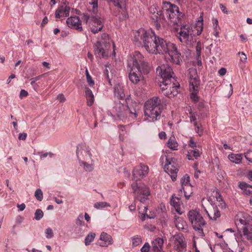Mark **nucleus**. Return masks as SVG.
I'll use <instances>...</instances> for the list:
<instances>
[{"label": "nucleus", "mask_w": 252, "mask_h": 252, "mask_svg": "<svg viewBox=\"0 0 252 252\" xmlns=\"http://www.w3.org/2000/svg\"><path fill=\"white\" fill-rule=\"evenodd\" d=\"M147 44L146 50L149 53L155 54H167L169 56V60L176 64H179L182 62L181 54L175 44L168 42L154 34L152 37V41Z\"/></svg>", "instance_id": "nucleus-1"}, {"label": "nucleus", "mask_w": 252, "mask_h": 252, "mask_svg": "<svg viewBox=\"0 0 252 252\" xmlns=\"http://www.w3.org/2000/svg\"><path fill=\"white\" fill-rule=\"evenodd\" d=\"M235 224L239 232V236L231 246L232 252H242L244 245L248 241H252V221L247 219L242 215H238L235 219Z\"/></svg>", "instance_id": "nucleus-2"}, {"label": "nucleus", "mask_w": 252, "mask_h": 252, "mask_svg": "<svg viewBox=\"0 0 252 252\" xmlns=\"http://www.w3.org/2000/svg\"><path fill=\"white\" fill-rule=\"evenodd\" d=\"M127 66L130 69L129 79L134 84H137L143 79L142 73L147 74L150 70L148 63L138 51L134 52L129 57L127 60Z\"/></svg>", "instance_id": "nucleus-3"}, {"label": "nucleus", "mask_w": 252, "mask_h": 252, "mask_svg": "<svg viewBox=\"0 0 252 252\" xmlns=\"http://www.w3.org/2000/svg\"><path fill=\"white\" fill-rule=\"evenodd\" d=\"M149 171V167L143 164L134 167L132 171L133 178L135 182L132 184L131 187L136 199L141 202H144L148 199L150 191L145 185L137 181L145 177Z\"/></svg>", "instance_id": "nucleus-4"}, {"label": "nucleus", "mask_w": 252, "mask_h": 252, "mask_svg": "<svg viewBox=\"0 0 252 252\" xmlns=\"http://www.w3.org/2000/svg\"><path fill=\"white\" fill-rule=\"evenodd\" d=\"M203 29V13H200V16L196 21L195 26L193 29L191 25H182L180 28L177 35V38L182 43L185 44L188 47H191L196 43L195 35H200Z\"/></svg>", "instance_id": "nucleus-5"}, {"label": "nucleus", "mask_w": 252, "mask_h": 252, "mask_svg": "<svg viewBox=\"0 0 252 252\" xmlns=\"http://www.w3.org/2000/svg\"><path fill=\"white\" fill-rule=\"evenodd\" d=\"M128 114L133 115L134 118L137 116L135 109L129 108L127 102L124 100L115 101L112 111L108 112V115L111 116L113 119L125 122Z\"/></svg>", "instance_id": "nucleus-6"}, {"label": "nucleus", "mask_w": 252, "mask_h": 252, "mask_svg": "<svg viewBox=\"0 0 252 252\" xmlns=\"http://www.w3.org/2000/svg\"><path fill=\"white\" fill-rule=\"evenodd\" d=\"M162 111V105L160 99L158 96H154L147 100L144 105V114L150 121L155 122L160 118Z\"/></svg>", "instance_id": "nucleus-7"}, {"label": "nucleus", "mask_w": 252, "mask_h": 252, "mask_svg": "<svg viewBox=\"0 0 252 252\" xmlns=\"http://www.w3.org/2000/svg\"><path fill=\"white\" fill-rule=\"evenodd\" d=\"M161 7L163 20L165 19V16L170 24H178L184 16V14L180 11L179 7L170 2L163 1Z\"/></svg>", "instance_id": "nucleus-8"}, {"label": "nucleus", "mask_w": 252, "mask_h": 252, "mask_svg": "<svg viewBox=\"0 0 252 252\" xmlns=\"http://www.w3.org/2000/svg\"><path fill=\"white\" fill-rule=\"evenodd\" d=\"M188 217L198 236L203 237L204 236L203 229L206 223L201 214L198 210H191L188 212Z\"/></svg>", "instance_id": "nucleus-9"}, {"label": "nucleus", "mask_w": 252, "mask_h": 252, "mask_svg": "<svg viewBox=\"0 0 252 252\" xmlns=\"http://www.w3.org/2000/svg\"><path fill=\"white\" fill-rule=\"evenodd\" d=\"M189 90L191 93L190 98L194 101H198L197 95L200 88V80L196 69L191 68L189 69Z\"/></svg>", "instance_id": "nucleus-10"}, {"label": "nucleus", "mask_w": 252, "mask_h": 252, "mask_svg": "<svg viewBox=\"0 0 252 252\" xmlns=\"http://www.w3.org/2000/svg\"><path fill=\"white\" fill-rule=\"evenodd\" d=\"M76 154L80 161V166H83L84 169L88 172H91L94 169V164H89L85 160L91 159L92 154L88 148L85 146L78 147L76 150Z\"/></svg>", "instance_id": "nucleus-11"}, {"label": "nucleus", "mask_w": 252, "mask_h": 252, "mask_svg": "<svg viewBox=\"0 0 252 252\" xmlns=\"http://www.w3.org/2000/svg\"><path fill=\"white\" fill-rule=\"evenodd\" d=\"M179 86L175 78L166 79L160 84L162 93L168 97H173L178 94Z\"/></svg>", "instance_id": "nucleus-12"}, {"label": "nucleus", "mask_w": 252, "mask_h": 252, "mask_svg": "<svg viewBox=\"0 0 252 252\" xmlns=\"http://www.w3.org/2000/svg\"><path fill=\"white\" fill-rule=\"evenodd\" d=\"M103 36L107 38V41L100 40L96 42L94 45V55L98 58L108 57L111 54V44L109 42L108 35L105 33Z\"/></svg>", "instance_id": "nucleus-13"}, {"label": "nucleus", "mask_w": 252, "mask_h": 252, "mask_svg": "<svg viewBox=\"0 0 252 252\" xmlns=\"http://www.w3.org/2000/svg\"><path fill=\"white\" fill-rule=\"evenodd\" d=\"M153 36L154 33L152 32H147L145 29L141 28L134 32V41L137 46L141 45L143 43L146 49L147 43L152 41V37Z\"/></svg>", "instance_id": "nucleus-14"}, {"label": "nucleus", "mask_w": 252, "mask_h": 252, "mask_svg": "<svg viewBox=\"0 0 252 252\" xmlns=\"http://www.w3.org/2000/svg\"><path fill=\"white\" fill-rule=\"evenodd\" d=\"M219 199H220V200L217 199V201L214 204H212V209L209 212L205 209V211L211 220H216L218 218H220L221 213L219 208L222 209L225 208L226 204L224 201L220 197H219Z\"/></svg>", "instance_id": "nucleus-15"}, {"label": "nucleus", "mask_w": 252, "mask_h": 252, "mask_svg": "<svg viewBox=\"0 0 252 252\" xmlns=\"http://www.w3.org/2000/svg\"><path fill=\"white\" fill-rule=\"evenodd\" d=\"M165 161L164 168L166 172L170 175L173 181L176 180V174L178 171L179 166L176 162V159L170 158L165 156Z\"/></svg>", "instance_id": "nucleus-16"}, {"label": "nucleus", "mask_w": 252, "mask_h": 252, "mask_svg": "<svg viewBox=\"0 0 252 252\" xmlns=\"http://www.w3.org/2000/svg\"><path fill=\"white\" fill-rule=\"evenodd\" d=\"M157 72L162 78V81L174 78V73L172 68L168 64H163L157 68Z\"/></svg>", "instance_id": "nucleus-17"}, {"label": "nucleus", "mask_w": 252, "mask_h": 252, "mask_svg": "<svg viewBox=\"0 0 252 252\" xmlns=\"http://www.w3.org/2000/svg\"><path fill=\"white\" fill-rule=\"evenodd\" d=\"M91 32L96 33L100 31L103 27V19L98 16L91 17L89 25Z\"/></svg>", "instance_id": "nucleus-18"}, {"label": "nucleus", "mask_w": 252, "mask_h": 252, "mask_svg": "<svg viewBox=\"0 0 252 252\" xmlns=\"http://www.w3.org/2000/svg\"><path fill=\"white\" fill-rule=\"evenodd\" d=\"M189 181L190 178L188 175L184 176L181 180L182 189H180V191H182V190H183L184 195L186 199H189L192 193L191 186L189 183Z\"/></svg>", "instance_id": "nucleus-19"}, {"label": "nucleus", "mask_w": 252, "mask_h": 252, "mask_svg": "<svg viewBox=\"0 0 252 252\" xmlns=\"http://www.w3.org/2000/svg\"><path fill=\"white\" fill-rule=\"evenodd\" d=\"M174 248L179 252H183L186 248L185 238L182 234H178L173 236Z\"/></svg>", "instance_id": "nucleus-20"}, {"label": "nucleus", "mask_w": 252, "mask_h": 252, "mask_svg": "<svg viewBox=\"0 0 252 252\" xmlns=\"http://www.w3.org/2000/svg\"><path fill=\"white\" fill-rule=\"evenodd\" d=\"M66 24L67 26L71 29L80 32L83 30L81 22L79 18L76 16H71L68 18L66 20Z\"/></svg>", "instance_id": "nucleus-21"}, {"label": "nucleus", "mask_w": 252, "mask_h": 252, "mask_svg": "<svg viewBox=\"0 0 252 252\" xmlns=\"http://www.w3.org/2000/svg\"><path fill=\"white\" fill-rule=\"evenodd\" d=\"M99 239L101 242H98L97 244L100 247H107L110 245H112L113 243L112 237L109 234L104 232L101 233Z\"/></svg>", "instance_id": "nucleus-22"}, {"label": "nucleus", "mask_w": 252, "mask_h": 252, "mask_svg": "<svg viewBox=\"0 0 252 252\" xmlns=\"http://www.w3.org/2000/svg\"><path fill=\"white\" fill-rule=\"evenodd\" d=\"M149 12L151 14V18L155 22H159L163 20L162 11H158L156 5H153L149 7Z\"/></svg>", "instance_id": "nucleus-23"}, {"label": "nucleus", "mask_w": 252, "mask_h": 252, "mask_svg": "<svg viewBox=\"0 0 252 252\" xmlns=\"http://www.w3.org/2000/svg\"><path fill=\"white\" fill-rule=\"evenodd\" d=\"M70 8L67 5H61L58 7L55 12V17L57 18H65L69 16Z\"/></svg>", "instance_id": "nucleus-24"}, {"label": "nucleus", "mask_w": 252, "mask_h": 252, "mask_svg": "<svg viewBox=\"0 0 252 252\" xmlns=\"http://www.w3.org/2000/svg\"><path fill=\"white\" fill-rule=\"evenodd\" d=\"M164 241L161 238H157L155 239L152 243L153 251L154 252H161L163 249Z\"/></svg>", "instance_id": "nucleus-25"}, {"label": "nucleus", "mask_w": 252, "mask_h": 252, "mask_svg": "<svg viewBox=\"0 0 252 252\" xmlns=\"http://www.w3.org/2000/svg\"><path fill=\"white\" fill-rule=\"evenodd\" d=\"M114 94L115 96L118 98L123 99L125 96L123 87L120 84H116L114 88Z\"/></svg>", "instance_id": "nucleus-26"}, {"label": "nucleus", "mask_w": 252, "mask_h": 252, "mask_svg": "<svg viewBox=\"0 0 252 252\" xmlns=\"http://www.w3.org/2000/svg\"><path fill=\"white\" fill-rule=\"evenodd\" d=\"M238 186L240 189L243 190L244 193L252 197V186L248 184L245 182L239 183Z\"/></svg>", "instance_id": "nucleus-27"}, {"label": "nucleus", "mask_w": 252, "mask_h": 252, "mask_svg": "<svg viewBox=\"0 0 252 252\" xmlns=\"http://www.w3.org/2000/svg\"><path fill=\"white\" fill-rule=\"evenodd\" d=\"M170 204L175 209L176 211L180 215L182 214L181 208V201L179 198L172 197L170 200Z\"/></svg>", "instance_id": "nucleus-28"}, {"label": "nucleus", "mask_w": 252, "mask_h": 252, "mask_svg": "<svg viewBox=\"0 0 252 252\" xmlns=\"http://www.w3.org/2000/svg\"><path fill=\"white\" fill-rule=\"evenodd\" d=\"M175 224L176 228L179 230H186L187 227L186 221L183 218L180 217L175 219Z\"/></svg>", "instance_id": "nucleus-29"}, {"label": "nucleus", "mask_w": 252, "mask_h": 252, "mask_svg": "<svg viewBox=\"0 0 252 252\" xmlns=\"http://www.w3.org/2000/svg\"><path fill=\"white\" fill-rule=\"evenodd\" d=\"M228 158L231 162L236 164H240L242 162L243 155L242 154L231 153L228 156Z\"/></svg>", "instance_id": "nucleus-30"}, {"label": "nucleus", "mask_w": 252, "mask_h": 252, "mask_svg": "<svg viewBox=\"0 0 252 252\" xmlns=\"http://www.w3.org/2000/svg\"><path fill=\"white\" fill-rule=\"evenodd\" d=\"M85 95L87 99V105L91 106L94 102V96L92 91L88 88L85 89Z\"/></svg>", "instance_id": "nucleus-31"}, {"label": "nucleus", "mask_w": 252, "mask_h": 252, "mask_svg": "<svg viewBox=\"0 0 252 252\" xmlns=\"http://www.w3.org/2000/svg\"><path fill=\"white\" fill-rule=\"evenodd\" d=\"M167 146L172 150L178 149V144L174 136H171L169 138L167 142Z\"/></svg>", "instance_id": "nucleus-32"}, {"label": "nucleus", "mask_w": 252, "mask_h": 252, "mask_svg": "<svg viewBox=\"0 0 252 252\" xmlns=\"http://www.w3.org/2000/svg\"><path fill=\"white\" fill-rule=\"evenodd\" d=\"M94 206L96 209H102L106 207H110V205L106 202L102 201L95 203Z\"/></svg>", "instance_id": "nucleus-33"}, {"label": "nucleus", "mask_w": 252, "mask_h": 252, "mask_svg": "<svg viewBox=\"0 0 252 252\" xmlns=\"http://www.w3.org/2000/svg\"><path fill=\"white\" fill-rule=\"evenodd\" d=\"M192 155L195 158H197L198 157L200 156V152L197 149H194L193 150L190 151V152H189V154L187 155L188 158L189 160L192 159Z\"/></svg>", "instance_id": "nucleus-34"}, {"label": "nucleus", "mask_w": 252, "mask_h": 252, "mask_svg": "<svg viewBox=\"0 0 252 252\" xmlns=\"http://www.w3.org/2000/svg\"><path fill=\"white\" fill-rule=\"evenodd\" d=\"M95 234L93 232L90 233L85 238V244L86 246L89 245L94 241Z\"/></svg>", "instance_id": "nucleus-35"}, {"label": "nucleus", "mask_w": 252, "mask_h": 252, "mask_svg": "<svg viewBox=\"0 0 252 252\" xmlns=\"http://www.w3.org/2000/svg\"><path fill=\"white\" fill-rule=\"evenodd\" d=\"M132 247H136L142 243V239L139 235L134 236L131 238Z\"/></svg>", "instance_id": "nucleus-36"}, {"label": "nucleus", "mask_w": 252, "mask_h": 252, "mask_svg": "<svg viewBox=\"0 0 252 252\" xmlns=\"http://www.w3.org/2000/svg\"><path fill=\"white\" fill-rule=\"evenodd\" d=\"M193 125L195 126L194 129L195 132L197 133L199 136L202 135L203 132L202 126L198 124L197 122H195L193 123Z\"/></svg>", "instance_id": "nucleus-37"}, {"label": "nucleus", "mask_w": 252, "mask_h": 252, "mask_svg": "<svg viewBox=\"0 0 252 252\" xmlns=\"http://www.w3.org/2000/svg\"><path fill=\"white\" fill-rule=\"evenodd\" d=\"M126 0H113V2L115 6L122 9L125 6Z\"/></svg>", "instance_id": "nucleus-38"}, {"label": "nucleus", "mask_w": 252, "mask_h": 252, "mask_svg": "<svg viewBox=\"0 0 252 252\" xmlns=\"http://www.w3.org/2000/svg\"><path fill=\"white\" fill-rule=\"evenodd\" d=\"M43 217V212L40 209H37L34 214V219L37 220H40Z\"/></svg>", "instance_id": "nucleus-39"}, {"label": "nucleus", "mask_w": 252, "mask_h": 252, "mask_svg": "<svg viewBox=\"0 0 252 252\" xmlns=\"http://www.w3.org/2000/svg\"><path fill=\"white\" fill-rule=\"evenodd\" d=\"M34 196L38 200L41 201L43 199V193L42 190L39 189H37L35 190Z\"/></svg>", "instance_id": "nucleus-40"}, {"label": "nucleus", "mask_w": 252, "mask_h": 252, "mask_svg": "<svg viewBox=\"0 0 252 252\" xmlns=\"http://www.w3.org/2000/svg\"><path fill=\"white\" fill-rule=\"evenodd\" d=\"M189 117L190 122L192 123L193 122L194 123L195 122H196V116H197L196 114L195 113H193V112H191L190 108L189 109Z\"/></svg>", "instance_id": "nucleus-41"}, {"label": "nucleus", "mask_w": 252, "mask_h": 252, "mask_svg": "<svg viewBox=\"0 0 252 252\" xmlns=\"http://www.w3.org/2000/svg\"><path fill=\"white\" fill-rule=\"evenodd\" d=\"M237 55L238 56H240V62L243 63H246L247 62V56L246 55V54L242 52H238L237 53Z\"/></svg>", "instance_id": "nucleus-42"}, {"label": "nucleus", "mask_w": 252, "mask_h": 252, "mask_svg": "<svg viewBox=\"0 0 252 252\" xmlns=\"http://www.w3.org/2000/svg\"><path fill=\"white\" fill-rule=\"evenodd\" d=\"M84 223V221H83V216L82 215H80L78 216L76 220V224L78 225H82Z\"/></svg>", "instance_id": "nucleus-43"}, {"label": "nucleus", "mask_w": 252, "mask_h": 252, "mask_svg": "<svg viewBox=\"0 0 252 252\" xmlns=\"http://www.w3.org/2000/svg\"><path fill=\"white\" fill-rule=\"evenodd\" d=\"M245 157L249 161L252 162V151H249L244 154Z\"/></svg>", "instance_id": "nucleus-44"}, {"label": "nucleus", "mask_w": 252, "mask_h": 252, "mask_svg": "<svg viewBox=\"0 0 252 252\" xmlns=\"http://www.w3.org/2000/svg\"><path fill=\"white\" fill-rule=\"evenodd\" d=\"M46 238L48 239L51 238L53 236V232L52 229L50 227L47 228L45 230Z\"/></svg>", "instance_id": "nucleus-45"}, {"label": "nucleus", "mask_w": 252, "mask_h": 252, "mask_svg": "<svg viewBox=\"0 0 252 252\" xmlns=\"http://www.w3.org/2000/svg\"><path fill=\"white\" fill-rule=\"evenodd\" d=\"M150 246L148 243H146L141 249V252H149Z\"/></svg>", "instance_id": "nucleus-46"}, {"label": "nucleus", "mask_w": 252, "mask_h": 252, "mask_svg": "<svg viewBox=\"0 0 252 252\" xmlns=\"http://www.w3.org/2000/svg\"><path fill=\"white\" fill-rule=\"evenodd\" d=\"M43 76V75H39V76H37L35 77H34V78H32L30 79L31 80V84L32 85H33L34 84H36L35 82L39 80V79H40L42 76Z\"/></svg>", "instance_id": "nucleus-47"}, {"label": "nucleus", "mask_w": 252, "mask_h": 252, "mask_svg": "<svg viewBox=\"0 0 252 252\" xmlns=\"http://www.w3.org/2000/svg\"><path fill=\"white\" fill-rule=\"evenodd\" d=\"M89 4L92 5L93 9L97 8V0H92V1L89 2Z\"/></svg>", "instance_id": "nucleus-48"}, {"label": "nucleus", "mask_w": 252, "mask_h": 252, "mask_svg": "<svg viewBox=\"0 0 252 252\" xmlns=\"http://www.w3.org/2000/svg\"><path fill=\"white\" fill-rule=\"evenodd\" d=\"M28 95V93L25 90H21L20 93L19 97L22 99L23 97H26Z\"/></svg>", "instance_id": "nucleus-49"}, {"label": "nucleus", "mask_w": 252, "mask_h": 252, "mask_svg": "<svg viewBox=\"0 0 252 252\" xmlns=\"http://www.w3.org/2000/svg\"><path fill=\"white\" fill-rule=\"evenodd\" d=\"M57 98L61 102H63L66 100V99L63 94H58Z\"/></svg>", "instance_id": "nucleus-50"}, {"label": "nucleus", "mask_w": 252, "mask_h": 252, "mask_svg": "<svg viewBox=\"0 0 252 252\" xmlns=\"http://www.w3.org/2000/svg\"><path fill=\"white\" fill-rule=\"evenodd\" d=\"M196 56H201V48L199 42L197 43L196 46Z\"/></svg>", "instance_id": "nucleus-51"}, {"label": "nucleus", "mask_w": 252, "mask_h": 252, "mask_svg": "<svg viewBox=\"0 0 252 252\" xmlns=\"http://www.w3.org/2000/svg\"><path fill=\"white\" fill-rule=\"evenodd\" d=\"M27 136V134L25 132L21 133L19 134L18 139L25 140H26Z\"/></svg>", "instance_id": "nucleus-52"}, {"label": "nucleus", "mask_w": 252, "mask_h": 252, "mask_svg": "<svg viewBox=\"0 0 252 252\" xmlns=\"http://www.w3.org/2000/svg\"><path fill=\"white\" fill-rule=\"evenodd\" d=\"M86 78H87V82L90 86H93L94 85V81L93 80L91 76L86 77Z\"/></svg>", "instance_id": "nucleus-53"}, {"label": "nucleus", "mask_w": 252, "mask_h": 252, "mask_svg": "<svg viewBox=\"0 0 252 252\" xmlns=\"http://www.w3.org/2000/svg\"><path fill=\"white\" fill-rule=\"evenodd\" d=\"M91 17L89 16L87 14H84L83 16V21L85 22L86 23H88L89 25V22L90 21Z\"/></svg>", "instance_id": "nucleus-54"}, {"label": "nucleus", "mask_w": 252, "mask_h": 252, "mask_svg": "<svg viewBox=\"0 0 252 252\" xmlns=\"http://www.w3.org/2000/svg\"><path fill=\"white\" fill-rule=\"evenodd\" d=\"M196 64L198 66H202V62L201 59V56H196Z\"/></svg>", "instance_id": "nucleus-55"}, {"label": "nucleus", "mask_w": 252, "mask_h": 252, "mask_svg": "<svg viewBox=\"0 0 252 252\" xmlns=\"http://www.w3.org/2000/svg\"><path fill=\"white\" fill-rule=\"evenodd\" d=\"M189 145L191 148H194L196 147V143L193 141L192 138H191L189 141Z\"/></svg>", "instance_id": "nucleus-56"}, {"label": "nucleus", "mask_w": 252, "mask_h": 252, "mask_svg": "<svg viewBox=\"0 0 252 252\" xmlns=\"http://www.w3.org/2000/svg\"><path fill=\"white\" fill-rule=\"evenodd\" d=\"M226 72V69L224 68H221L220 69H219V74L220 75V76H223L225 74Z\"/></svg>", "instance_id": "nucleus-57"}, {"label": "nucleus", "mask_w": 252, "mask_h": 252, "mask_svg": "<svg viewBox=\"0 0 252 252\" xmlns=\"http://www.w3.org/2000/svg\"><path fill=\"white\" fill-rule=\"evenodd\" d=\"M17 207H18V210L19 211H22L25 209L26 206H25V204L22 203L21 204H18Z\"/></svg>", "instance_id": "nucleus-58"}, {"label": "nucleus", "mask_w": 252, "mask_h": 252, "mask_svg": "<svg viewBox=\"0 0 252 252\" xmlns=\"http://www.w3.org/2000/svg\"><path fill=\"white\" fill-rule=\"evenodd\" d=\"M166 133L164 131H161V132H160L158 134V136H159V137L161 139H165L166 138Z\"/></svg>", "instance_id": "nucleus-59"}, {"label": "nucleus", "mask_w": 252, "mask_h": 252, "mask_svg": "<svg viewBox=\"0 0 252 252\" xmlns=\"http://www.w3.org/2000/svg\"><path fill=\"white\" fill-rule=\"evenodd\" d=\"M220 9L221 10V11L224 13H225V14H227V11L226 10V8L222 4H220Z\"/></svg>", "instance_id": "nucleus-60"}, {"label": "nucleus", "mask_w": 252, "mask_h": 252, "mask_svg": "<svg viewBox=\"0 0 252 252\" xmlns=\"http://www.w3.org/2000/svg\"><path fill=\"white\" fill-rule=\"evenodd\" d=\"M48 155L52 156L53 154L52 153H46L40 155V157L41 158H43L47 157Z\"/></svg>", "instance_id": "nucleus-61"}, {"label": "nucleus", "mask_w": 252, "mask_h": 252, "mask_svg": "<svg viewBox=\"0 0 252 252\" xmlns=\"http://www.w3.org/2000/svg\"><path fill=\"white\" fill-rule=\"evenodd\" d=\"M104 75H105V77H106L107 79L108 80L109 83L110 84H111V81H110V79L109 77L108 70L107 69H105V70L104 71Z\"/></svg>", "instance_id": "nucleus-62"}, {"label": "nucleus", "mask_w": 252, "mask_h": 252, "mask_svg": "<svg viewBox=\"0 0 252 252\" xmlns=\"http://www.w3.org/2000/svg\"><path fill=\"white\" fill-rule=\"evenodd\" d=\"M247 177L252 182V170L249 171L247 174Z\"/></svg>", "instance_id": "nucleus-63"}, {"label": "nucleus", "mask_w": 252, "mask_h": 252, "mask_svg": "<svg viewBox=\"0 0 252 252\" xmlns=\"http://www.w3.org/2000/svg\"><path fill=\"white\" fill-rule=\"evenodd\" d=\"M48 20L47 17H45L42 20L41 26L42 27L44 26L48 23Z\"/></svg>", "instance_id": "nucleus-64"}]
</instances>
